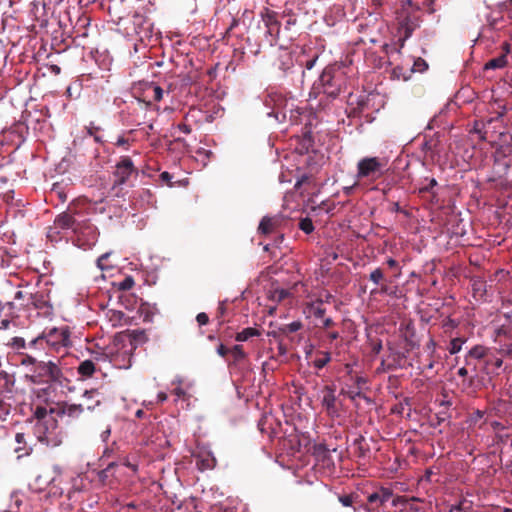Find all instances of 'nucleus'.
Wrapping results in <instances>:
<instances>
[{
  "instance_id": "32",
  "label": "nucleus",
  "mask_w": 512,
  "mask_h": 512,
  "mask_svg": "<svg viewBox=\"0 0 512 512\" xmlns=\"http://www.w3.org/2000/svg\"><path fill=\"white\" fill-rule=\"evenodd\" d=\"M437 185V181L434 178H425L421 186L419 187V193H428Z\"/></svg>"
},
{
  "instance_id": "63",
  "label": "nucleus",
  "mask_w": 512,
  "mask_h": 512,
  "mask_svg": "<svg viewBox=\"0 0 512 512\" xmlns=\"http://www.w3.org/2000/svg\"><path fill=\"white\" fill-rule=\"evenodd\" d=\"M108 258V254H103L97 260V265L100 269H104V261Z\"/></svg>"
},
{
  "instance_id": "17",
  "label": "nucleus",
  "mask_w": 512,
  "mask_h": 512,
  "mask_svg": "<svg viewBox=\"0 0 512 512\" xmlns=\"http://www.w3.org/2000/svg\"><path fill=\"white\" fill-rule=\"evenodd\" d=\"M510 52V45L508 43H504L503 45V53L495 57L493 59H490L484 66V69H499L503 68L507 64V55Z\"/></svg>"
},
{
  "instance_id": "20",
  "label": "nucleus",
  "mask_w": 512,
  "mask_h": 512,
  "mask_svg": "<svg viewBox=\"0 0 512 512\" xmlns=\"http://www.w3.org/2000/svg\"><path fill=\"white\" fill-rule=\"evenodd\" d=\"M488 349L482 345H475L465 356V365H469V359L481 360L486 357Z\"/></svg>"
},
{
  "instance_id": "13",
  "label": "nucleus",
  "mask_w": 512,
  "mask_h": 512,
  "mask_svg": "<svg viewBox=\"0 0 512 512\" xmlns=\"http://www.w3.org/2000/svg\"><path fill=\"white\" fill-rule=\"evenodd\" d=\"M394 7L393 0H372L371 1V11L369 12V16L375 15L374 19L377 20L378 16H385L388 12H391Z\"/></svg>"
},
{
  "instance_id": "55",
  "label": "nucleus",
  "mask_w": 512,
  "mask_h": 512,
  "mask_svg": "<svg viewBox=\"0 0 512 512\" xmlns=\"http://www.w3.org/2000/svg\"><path fill=\"white\" fill-rule=\"evenodd\" d=\"M27 298H28V293L25 291H17L15 293V297H14L15 300L22 301V303L27 302Z\"/></svg>"
},
{
  "instance_id": "7",
  "label": "nucleus",
  "mask_w": 512,
  "mask_h": 512,
  "mask_svg": "<svg viewBox=\"0 0 512 512\" xmlns=\"http://www.w3.org/2000/svg\"><path fill=\"white\" fill-rule=\"evenodd\" d=\"M387 159L379 157H363L357 163L356 178L358 181H376L384 174Z\"/></svg>"
},
{
  "instance_id": "47",
  "label": "nucleus",
  "mask_w": 512,
  "mask_h": 512,
  "mask_svg": "<svg viewBox=\"0 0 512 512\" xmlns=\"http://www.w3.org/2000/svg\"><path fill=\"white\" fill-rule=\"evenodd\" d=\"M306 108L297 107L295 110L290 109V120L297 123L298 117L305 113Z\"/></svg>"
},
{
  "instance_id": "46",
  "label": "nucleus",
  "mask_w": 512,
  "mask_h": 512,
  "mask_svg": "<svg viewBox=\"0 0 512 512\" xmlns=\"http://www.w3.org/2000/svg\"><path fill=\"white\" fill-rule=\"evenodd\" d=\"M92 360H94L95 364L110 361L109 355L105 352H93Z\"/></svg>"
},
{
  "instance_id": "16",
  "label": "nucleus",
  "mask_w": 512,
  "mask_h": 512,
  "mask_svg": "<svg viewBox=\"0 0 512 512\" xmlns=\"http://www.w3.org/2000/svg\"><path fill=\"white\" fill-rule=\"evenodd\" d=\"M262 20L267 27L269 34L272 35L274 32H279L280 22L277 20V13L275 11L265 9L262 13Z\"/></svg>"
},
{
  "instance_id": "34",
  "label": "nucleus",
  "mask_w": 512,
  "mask_h": 512,
  "mask_svg": "<svg viewBox=\"0 0 512 512\" xmlns=\"http://www.w3.org/2000/svg\"><path fill=\"white\" fill-rule=\"evenodd\" d=\"M86 130L88 135L92 136L96 142H102L101 137L98 135L101 128L96 126L94 122H90L89 125L86 126Z\"/></svg>"
},
{
  "instance_id": "38",
  "label": "nucleus",
  "mask_w": 512,
  "mask_h": 512,
  "mask_svg": "<svg viewBox=\"0 0 512 512\" xmlns=\"http://www.w3.org/2000/svg\"><path fill=\"white\" fill-rule=\"evenodd\" d=\"M289 295L290 293L286 289H275L271 293V299L274 301L281 302L282 300L286 299Z\"/></svg>"
},
{
  "instance_id": "56",
  "label": "nucleus",
  "mask_w": 512,
  "mask_h": 512,
  "mask_svg": "<svg viewBox=\"0 0 512 512\" xmlns=\"http://www.w3.org/2000/svg\"><path fill=\"white\" fill-rule=\"evenodd\" d=\"M229 352L230 349H228L224 344H220L217 348V353L221 357H226Z\"/></svg>"
},
{
  "instance_id": "59",
  "label": "nucleus",
  "mask_w": 512,
  "mask_h": 512,
  "mask_svg": "<svg viewBox=\"0 0 512 512\" xmlns=\"http://www.w3.org/2000/svg\"><path fill=\"white\" fill-rule=\"evenodd\" d=\"M322 320V327L323 328H330L335 325L334 321L331 318H323Z\"/></svg>"
},
{
  "instance_id": "18",
  "label": "nucleus",
  "mask_w": 512,
  "mask_h": 512,
  "mask_svg": "<svg viewBox=\"0 0 512 512\" xmlns=\"http://www.w3.org/2000/svg\"><path fill=\"white\" fill-rule=\"evenodd\" d=\"M322 405L328 413H335L337 411L335 389L331 386H325L323 389Z\"/></svg>"
},
{
  "instance_id": "51",
  "label": "nucleus",
  "mask_w": 512,
  "mask_h": 512,
  "mask_svg": "<svg viewBox=\"0 0 512 512\" xmlns=\"http://www.w3.org/2000/svg\"><path fill=\"white\" fill-rule=\"evenodd\" d=\"M435 349H436V342L434 341L433 338H430L429 341L425 345V351H427L429 353V355L432 357L433 354L435 353Z\"/></svg>"
},
{
  "instance_id": "24",
  "label": "nucleus",
  "mask_w": 512,
  "mask_h": 512,
  "mask_svg": "<svg viewBox=\"0 0 512 512\" xmlns=\"http://www.w3.org/2000/svg\"><path fill=\"white\" fill-rule=\"evenodd\" d=\"M498 352L509 359H512V337L500 340L498 344Z\"/></svg>"
},
{
  "instance_id": "6",
  "label": "nucleus",
  "mask_w": 512,
  "mask_h": 512,
  "mask_svg": "<svg viewBox=\"0 0 512 512\" xmlns=\"http://www.w3.org/2000/svg\"><path fill=\"white\" fill-rule=\"evenodd\" d=\"M51 407V412L55 413L57 417H67L69 422L75 421L85 412V410L92 411L95 406L100 404L97 400L95 405H83V404H69L66 401L58 399V394L51 398H47L44 402Z\"/></svg>"
},
{
  "instance_id": "62",
  "label": "nucleus",
  "mask_w": 512,
  "mask_h": 512,
  "mask_svg": "<svg viewBox=\"0 0 512 512\" xmlns=\"http://www.w3.org/2000/svg\"><path fill=\"white\" fill-rule=\"evenodd\" d=\"M317 59H318V55H315L312 59L306 61L305 68L308 70L312 69L314 67Z\"/></svg>"
},
{
  "instance_id": "54",
  "label": "nucleus",
  "mask_w": 512,
  "mask_h": 512,
  "mask_svg": "<svg viewBox=\"0 0 512 512\" xmlns=\"http://www.w3.org/2000/svg\"><path fill=\"white\" fill-rule=\"evenodd\" d=\"M196 320L199 323V325H206L209 322V317L206 313L201 312L196 316Z\"/></svg>"
},
{
  "instance_id": "64",
  "label": "nucleus",
  "mask_w": 512,
  "mask_h": 512,
  "mask_svg": "<svg viewBox=\"0 0 512 512\" xmlns=\"http://www.w3.org/2000/svg\"><path fill=\"white\" fill-rule=\"evenodd\" d=\"M131 335H132L134 340H138L140 338H143L145 336V333H144V331H136V330H134V331H132Z\"/></svg>"
},
{
  "instance_id": "28",
  "label": "nucleus",
  "mask_w": 512,
  "mask_h": 512,
  "mask_svg": "<svg viewBox=\"0 0 512 512\" xmlns=\"http://www.w3.org/2000/svg\"><path fill=\"white\" fill-rule=\"evenodd\" d=\"M302 328V323L300 321H294L292 323L286 324L279 328V333L283 335H289L291 333L297 332Z\"/></svg>"
},
{
  "instance_id": "8",
  "label": "nucleus",
  "mask_w": 512,
  "mask_h": 512,
  "mask_svg": "<svg viewBox=\"0 0 512 512\" xmlns=\"http://www.w3.org/2000/svg\"><path fill=\"white\" fill-rule=\"evenodd\" d=\"M54 224L56 228L62 230H71L73 233H83V229H90L91 226L86 221H78L71 213L63 212L59 214L55 220Z\"/></svg>"
},
{
  "instance_id": "58",
  "label": "nucleus",
  "mask_w": 512,
  "mask_h": 512,
  "mask_svg": "<svg viewBox=\"0 0 512 512\" xmlns=\"http://www.w3.org/2000/svg\"><path fill=\"white\" fill-rule=\"evenodd\" d=\"M178 129L185 134H190L192 131L191 127L185 123H180Z\"/></svg>"
},
{
  "instance_id": "11",
  "label": "nucleus",
  "mask_w": 512,
  "mask_h": 512,
  "mask_svg": "<svg viewBox=\"0 0 512 512\" xmlns=\"http://www.w3.org/2000/svg\"><path fill=\"white\" fill-rule=\"evenodd\" d=\"M284 222V218L279 215L264 216L259 223L258 232L262 235H269L278 231Z\"/></svg>"
},
{
  "instance_id": "19",
  "label": "nucleus",
  "mask_w": 512,
  "mask_h": 512,
  "mask_svg": "<svg viewBox=\"0 0 512 512\" xmlns=\"http://www.w3.org/2000/svg\"><path fill=\"white\" fill-rule=\"evenodd\" d=\"M508 109H510L506 103V98H492L488 103V110L491 113H495L498 117L504 116Z\"/></svg>"
},
{
  "instance_id": "22",
  "label": "nucleus",
  "mask_w": 512,
  "mask_h": 512,
  "mask_svg": "<svg viewBox=\"0 0 512 512\" xmlns=\"http://www.w3.org/2000/svg\"><path fill=\"white\" fill-rule=\"evenodd\" d=\"M259 335H260V332L258 329L253 328V327H248V328H245L242 331L238 332L235 335V340L238 342H243V341H247L251 337L259 336Z\"/></svg>"
},
{
  "instance_id": "23",
  "label": "nucleus",
  "mask_w": 512,
  "mask_h": 512,
  "mask_svg": "<svg viewBox=\"0 0 512 512\" xmlns=\"http://www.w3.org/2000/svg\"><path fill=\"white\" fill-rule=\"evenodd\" d=\"M331 360V355L327 351H318L317 357L313 361V365L317 369L324 368Z\"/></svg>"
},
{
  "instance_id": "49",
  "label": "nucleus",
  "mask_w": 512,
  "mask_h": 512,
  "mask_svg": "<svg viewBox=\"0 0 512 512\" xmlns=\"http://www.w3.org/2000/svg\"><path fill=\"white\" fill-rule=\"evenodd\" d=\"M172 178L173 176L167 171H164L160 174V180L169 187H173V183L171 181Z\"/></svg>"
},
{
  "instance_id": "50",
  "label": "nucleus",
  "mask_w": 512,
  "mask_h": 512,
  "mask_svg": "<svg viewBox=\"0 0 512 512\" xmlns=\"http://www.w3.org/2000/svg\"><path fill=\"white\" fill-rule=\"evenodd\" d=\"M226 313V305H225V302H220L219 303V306H218V309H217V318L219 319V324H223L224 320H221V318L225 315Z\"/></svg>"
},
{
  "instance_id": "3",
  "label": "nucleus",
  "mask_w": 512,
  "mask_h": 512,
  "mask_svg": "<svg viewBox=\"0 0 512 512\" xmlns=\"http://www.w3.org/2000/svg\"><path fill=\"white\" fill-rule=\"evenodd\" d=\"M353 62L351 55H346L345 59L326 66L309 93V96H338L342 93V84L344 79L342 75L336 74L338 70L348 67Z\"/></svg>"
},
{
  "instance_id": "39",
  "label": "nucleus",
  "mask_w": 512,
  "mask_h": 512,
  "mask_svg": "<svg viewBox=\"0 0 512 512\" xmlns=\"http://www.w3.org/2000/svg\"><path fill=\"white\" fill-rule=\"evenodd\" d=\"M13 349L19 350V349H25L27 344L24 338L22 337H13L11 338L9 344Z\"/></svg>"
},
{
  "instance_id": "31",
  "label": "nucleus",
  "mask_w": 512,
  "mask_h": 512,
  "mask_svg": "<svg viewBox=\"0 0 512 512\" xmlns=\"http://www.w3.org/2000/svg\"><path fill=\"white\" fill-rule=\"evenodd\" d=\"M229 353L232 354L235 362L242 361L247 357L242 345H234Z\"/></svg>"
},
{
  "instance_id": "43",
  "label": "nucleus",
  "mask_w": 512,
  "mask_h": 512,
  "mask_svg": "<svg viewBox=\"0 0 512 512\" xmlns=\"http://www.w3.org/2000/svg\"><path fill=\"white\" fill-rule=\"evenodd\" d=\"M196 155L201 158V160L206 164L205 160H209L213 157V152L211 150H207L205 148H198L196 150Z\"/></svg>"
},
{
  "instance_id": "33",
  "label": "nucleus",
  "mask_w": 512,
  "mask_h": 512,
  "mask_svg": "<svg viewBox=\"0 0 512 512\" xmlns=\"http://www.w3.org/2000/svg\"><path fill=\"white\" fill-rule=\"evenodd\" d=\"M299 228L306 234H310L314 230L313 222L310 218H302L299 222Z\"/></svg>"
},
{
  "instance_id": "12",
  "label": "nucleus",
  "mask_w": 512,
  "mask_h": 512,
  "mask_svg": "<svg viewBox=\"0 0 512 512\" xmlns=\"http://www.w3.org/2000/svg\"><path fill=\"white\" fill-rule=\"evenodd\" d=\"M151 91L154 93V96H162L164 92L161 86L149 81H139L138 83H134L131 88L133 96H140Z\"/></svg>"
},
{
  "instance_id": "25",
  "label": "nucleus",
  "mask_w": 512,
  "mask_h": 512,
  "mask_svg": "<svg viewBox=\"0 0 512 512\" xmlns=\"http://www.w3.org/2000/svg\"><path fill=\"white\" fill-rule=\"evenodd\" d=\"M512 337V329L509 326L501 325L495 330L494 341L498 345L500 340L509 339Z\"/></svg>"
},
{
  "instance_id": "10",
  "label": "nucleus",
  "mask_w": 512,
  "mask_h": 512,
  "mask_svg": "<svg viewBox=\"0 0 512 512\" xmlns=\"http://www.w3.org/2000/svg\"><path fill=\"white\" fill-rule=\"evenodd\" d=\"M133 172H136V169L131 158L122 157L116 165L114 185L124 184Z\"/></svg>"
},
{
  "instance_id": "14",
  "label": "nucleus",
  "mask_w": 512,
  "mask_h": 512,
  "mask_svg": "<svg viewBox=\"0 0 512 512\" xmlns=\"http://www.w3.org/2000/svg\"><path fill=\"white\" fill-rule=\"evenodd\" d=\"M24 307H34L35 309H43L48 305V295L45 292L28 293L27 302L21 303Z\"/></svg>"
},
{
  "instance_id": "35",
  "label": "nucleus",
  "mask_w": 512,
  "mask_h": 512,
  "mask_svg": "<svg viewBox=\"0 0 512 512\" xmlns=\"http://www.w3.org/2000/svg\"><path fill=\"white\" fill-rule=\"evenodd\" d=\"M369 279L376 285H379L381 284L385 277H384V273L383 271L380 269V268H376L375 270H373L370 275H369Z\"/></svg>"
},
{
  "instance_id": "48",
  "label": "nucleus",
  "mask_w": 512,
  "mask_h": 512,
  "mask_svg": "<svg viewBox=\"0 0 512 512\" xmlns=\"http://www.w3.org/2000/svg\"><path fill=\"white\" fill-rule=\"evenodd\" d=\"M11 501H12V503L9 506L10 510L13 511L14 508L16 510H18L20 505H21V503H22V500H21L20 496L17 493H13L11 495Z\"/></svg>"
},
{
  "instance_id": "29",
  "label": "nucleus",
  "mask_w": 512,
  "mask_h": 512,
  "mask_svg": "<svg viewBox=\"0 0 512 512\" xmlns=\"http://www.w3.org/2000/svg\"><path fill=\"white\" fill-rule=\"evenodd\" d=\"M215 463V458L210 457L209 455H207L206 457L199 456L197 459V465L201 470L212 469L214 468Z\"/></svg>"
},
{
  "instance_id": "44",
  "label": "nucleus",
  "mask_w": 512,
  "mask_h": 512,
  "mask_svg": "<svg viewBox=\"0 0 512 512\" xmlns=\"http://www.w3.org/2000/svg\"><path fill=\"white\" fill-rule=\"evenodd\" d=\"M312 310H313V315L314 317L318 318V319H323L325 318V308L322 306V302L320 301L317 305H314L312 307Z\"/></svg>"
},
{
  "instance_id": "53",
  "label": "nucleus",
  "mask_w": 512,
  "mask_h": 512,
  "mask_svg": "<svg viewBox=\"0 0 512 512\" xmlns=\"http://www.w3.org/2000/svg\"><path fill=\"white\" fill-rule=\"evenodd\" d=\"M364 441V438L361 436L360 438L355 440V445H358V456L364 457L366 454V451L368 449H364L362 446V442Z\"/></svg>"
},
{
  "instance_id": "42",
  "label": "nucleus",
  "mask_w": 512,
  "mask_h": 512,
  "mask_svg": "<svg viewBox=\"0 0 512 512\" xmlns=\"http://www.w3.org/2000/svg\"><path fill=\"white\" fill-rule=\"evenodd\" d=\"M483 127H484L483 123H481L479 121H475L471 132L477 133L479 135L480 140L485 141L487 132L483 131Z\"/></svg>"
},
{
  "instance_id": "5",
  "label": "nucleus",
  "mask_w": 512,
  "mask_h": 512,
  "mask_svg": "<svg viewBox=\"0 0 512 512\" xmlns=\"http://www.w3.org/2000/svg\"><path fill=\"white\" fill-rule=\"evenodd\" d=\"M70 345V329L67 326L52 328L48 332H43L28 343V347L30 348L45 349L46 347H50L55 351H59L60 348H66Z\"/></svg>"
},
{
  "instance_id": "52",
  "label": "nucleus",
  "mask_w": 512,
  "mask_h": 512,
  "mask_svg": "<svg viewBox=\"0 0 512 512\" xmlns=\"http://www.w3.org/2000/svg\"><path fill=\"white\" fill-rule=\"evenodd\" d=\"M110 313H111L110 321H113V322H120L125 316V314L122 311L112 310V311H110Z\"/></svg>"
},
{
  "instance_id": "27",
  "label": "nucleus",
  "mask_w": 512,
  "mask_h": 512,
  "mask_svg": "<svg viewBox=\"0 0 512 512\" xmlns=\"http://www.w3.org/2000/svg\"><path fill=\"white\" fill-rule=\"evenodd\" d=\"M420 501L417 497H407V496H396L392 499V506L394 507H407L410 502Z\"/></svg>"
},
{
  "instance_id": "36",
  "label": "nucleus",
  "mask_w": 512,
  "mask_h": 512,
  "mask_svg": "<svg viewBox=\"0 0 512 512\" xmlns=\"http://www.w3.org/2000/svg\"><path fill=\"white\" fill-rule=\"evenodd\" d=\"M11 412V405L0 398V421H5Z\"/></svg>"
},
{
  "instance_id": "45",
  "label": "nucleus",
  "mask_w": 512,
  "mask_h": 512,
  "mask_svg": "<svg viewBox=\"0 0 512 512\" xmlns=\"http://www.w3.org/2000/svg\"><path fill=\"white\" fill-rule=\"evenodd\" d=\"M413 69H414V71H417V72H424L428 69V64L426 63V61L424 59L418 58L414 62Z\"/></svg>"
},
{
  "instance_id": "40",
  "label": "nucleus",
  "mask_w": 512,
  "mask_h": 512,
  "mask_svg": "<svg viewBox=\"0 0 512 512\" xmlns=\"http://www.w3.org/2000/svg\"><path fill=\"white\" fill-rule=\"evenodd\" d=\"M406 333H405V341L407 346H409L410 349L415 347V342L412 340V336L414 335V329L411 327L410 324L405 325Z\"/></svg>"
},
{
  "instance_id": "21",
  "label": "nucleus",
  "mask_w": 512,
  "mask_h": 512,
  "mask_svg": "<svg viewBox=\"0 0 512 512\" xmlns=\"http://www.w3.org/2000/svg\"><path fill=\"white\" fill-rule=\"evenodd\" d=\"M78 373L86 378L92 377L94 372L96 371L95 362L92 359L82 361L78 368Z\"/></svg>"
},
{
  "instance_id": "4",
  "label": "nucleus",
  "mask_w": 512,
  "mask_h": 512,
  "mask_svg": "<svg viewBox=\"0 0 512 512\" xmlns=\"http://www.w3.org/2000/svg\"><path fill=\"white\" fill-rule=\"evenodd\" d=\"M398 30L403 40H407L420 26V9L411 0L403 1L395 11Z\"/></svg>"
},
{
  "instance_id": "1",
  "label": "nucleus",
  "mask_w": 512,
  "mask_h": 512,
  "mask_svg": "<svg viewBox=\"0 0 512 512\" xmlns=\"http://www.w3.org/2000/svg\"><path fill=\"white\" fill-rule=\"evenodd\" d=\"M19 363L25 369V378L36 385L46 384L36 392L38 402H45L47 398L56 396L57 388L67 381L59 360H39L28 353L19 354Z\"/></svg>"
},
{
  "instance_id": "57",
  "label": "nucleus",
  "mask_w": 512,
  "mask_h": 512,
  "mask_svg": "<svg viewBox=\"0 0 512 512\" xmlns=\"http://www.w3.org/2000/svg\"><path fill=\"white\" fill-rule=\"evenodd\" d=\"M136 99V105L139 106L140 109H146L148 106L151 105L150 102H146L144 98L137 97Z\"/></svg>"
},
{
  "instance_id": "60",
  "label": "nucleus",
  "mask_w": 512,
  "mask_h": 512,
  "mask_svg": "<svg viewBox=\"0 0 512 512\" xmlns=\"http://www.w3.org/2000/svg\"><path fill=\"white\" fill-rule=\"evenodd\" d=\"M486 364H492L495 368H500L503 365V360L501 358H496L494 361L487 360Z\"/></svg>"
},
{
  "instance_id": "26",
  "label": "nucleus",
  "mask_w": 512,
  "mask_h": 512,
  "mask_svg": "<svg viewBox=\"0 0 512 512\" xmlns=\"http://www.w3.org/2000/svg\"><path fill=\"white\" fill-rule=\"evenodd\" d=\"M93 80L90 75H83L80 79L75 81L72 86L67 88L68 96H71V90L75 87L90 88Z\"/></svg>"
},
{
  "instance_id": "61",
  "label": "nucleus",
  "mask_w": 512,
  "mask_h": 512,
  "mask_svg": "<svg viewBox=\"0 0 512 512\" xmlns=\"http://www.w3.org/2000/svg\"><path fill=\"white\" fill-rule=\"evenodd\" d=\"M42 479H43L42 475L37 476L36 479H35L36 484L42 485V484L52 483L54 481L53 478L45 479V480H42Z\"/></svg>"
},
{
  "instance_id": "15",
  "label": "nucleus",
  "mask_w": 512,
  "mask_h": 512,
  "mask_svg": "<svg viewBox=\"0 0 512 512\" xmlns=\"http://www.w3.org/2000/svg\"><path fill=\"white\" fill-rule=\"evenodd\" d=\"M15 443L14 452L17 454L18 458L28 456L32 453V446L27 443L25 433H17L15 435Z\"/></svg>"
},
{
  "instance_id": "37",
  "label": "nucleus",
  "mask_w": 512,
  "mask_h": 512,
  "mask_svg": "<svg viewBox=\"0 0 512 512\" xmlns=\"http://www.w3.org/2000/svg\"><path fill=\"white\" fill-rule=\"evenodd\" d=\"M135 282L133 277L127 276L117 284V287L121 291H128L134 286Z\"/></svg>"
},
{
  "instance_id": "9",
  "label": "nucleus",
  "mask_w": 512,
  "mask_h": 512,
  "mask_svg": "<svg viewBox=\"0 0 512 512\" xmlns=\"http://www.w3.org/2000/svg\"><path fill=\"white\" fill-rule=\"evenodd\" d=\"M393 496V491L389 488L381 487L379 490L371 493L367 497V504H363L362 508L368 512L373 511L376 507L383 506Z\"/></svg>"
},
{
  "instance_id": "30",
  "label": "nucleus",
  "mask_w": 512,
  "mask_h": 512,
  "mask_svg": "<svg viewBox=\"0 0 512 512\" xmlns=\"http://www.w3.org/2000/svg\"><path fill=\"white\" fill-rule=\"evenodd\" d=\"M465 341L466 340L464 338H460V337L453 338L450 341V345L448 347L449 353L451 355H454V354L460 352L462 345L465 343Z\"/></svg>"
},
{
  "instance_id": "41",
  "label": "nucleus",
  "mask_w": 512,
  "mask_h": 512,
  "mask_svg": "<svg viewBox=\"0 0 512 512\" xmlns=\"http://www.w3.org/2000/svg\"><path fill=\"white\" fill-rule=\"evenodd\" d=\"M356 496L354 494L339 495V502L345 507H351L355 502Z\"/></svg>"
},
{
  "instance_id": "2",
  "label": "nucleus",
  "mask_w": 512,
  "mask_h": 512,
  "mask_svg": "<svg viewBox=\"0 0 512 512\" xmlns=\"http://www.w3.org/2000/svg\"><path fill=\"white\" fill-rule=\"evenodd\" d=\"M49 410L51 407L43 402L34 405L32 408L33 418L36 420L34 429L38 441L55 447L61 443V439L57 433V416Z\"/></svg>"
}]
</instances>
